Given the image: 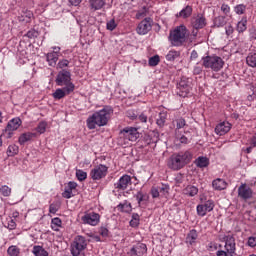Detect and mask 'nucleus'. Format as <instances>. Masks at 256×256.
Returning <instances> with one entry per match:
<instances>
[{
    "label": "nucleus",
    "mask_w": 256,
    "mask_h": 256,
    "mask_svg": "<svg viewBox=\"0 0 256 256\" xmlns=\"http://www.w3.org/2000/svg\"><path fill=\"white\" fill-rule=\"evenodd\" d=\"M67 95H71V92L67 91V88H58L56 91L52 94V97L56 100L59 101L61 99H64V97H67Z\"/></svg>",
    "instance_id": "4be33fe9"
},
{
    "label": "nucleus",
    "mask_w": 256,
    "mask_h": 256,
    "mask_svg": "<svg viewBox=\"0 0 256 256\" xmlns=\"http://www.w3.org/2000/svg\"><path fill=\"white\" fill-rule=\"evenodd\" d=\"M113 115V108L111 106H104L103 109L94 112L86 120L88 129L93 130L97 127H105Z\"/></svg>",
    "instance_id": "f257e3e1"
},
{
    "label": "nucleus",
    "mask_w": 256,
    "mask_h": 256,
    "mask_svg": "<svg viewBox=\"0 0 256 256\" xmlns=\"http://www.w3.org/2000/svg\"><path fill=\"white\" fill-rule=\"evenodd\" d=\"M202 62V67H205V69H211L216 73L221 71L223 65H225V61H223V58L217 55L204 56L202 57Z\"/></svg>",
    "instance_id": "423d86ee"
},
{
    "label": "nucleus",
    "mask_w": 256,
    "mask_h": 256,
    "mask_svg": "<svg viewBox=\"0 0 256 256\" xmlns=\"http://www.w3.org/2000/svg\"><path fill=\"white\" fill-rule=\"evenodd\" d=\"M236 30L238 31V33H245V31H247L246 16L242 17V19L237 23Z\"/></svg>",
    "instance_id": "cd10ccee"
},
{
    "label": "nucleus",
    "mask_w": 256,
    "mask_h": 256,
    "mask_svg": "<svg viewBox=\"0 0 256 256\" xmlns=\"http://www.w3.org/2000/svg\"><path fill=\"white\" fill-rule=\"evenodd\" d=\"M159 61H160L159 55L152 56L148 60V65L150 67H157V65H159Z\"/></svg>",
    "instance_id": "ea45409f"
},
{
    "label": "nucleus",
    "mask_w": 256,
    "mask_h": 256,
    "mask_svg": "<svg viewBox=\"0 0 256 256\" xmlns=\"http://www.w3.org/2000/svg\"><path fill=\"white\" fill-rule=\"evenodd\" d=\"M238 197L243 199V201H249V199H253V189L249 187L246 183L241 184L238 187Z\"/></svg>",
    "instance_id": "f8f14e48"
},
{
    "label": "nucleus",
    "mask_w": 256,
    "mask_h": 256,
    "mask_svg": "<svg viewBox=\"0 0 256 256\" xmlns=\"http://www.w3.org/2000/svg\"><path fill=\"white\" fill-rule=\"evenodd\" d=\"M231 131V123L229 122H221L215 127L216 135H226Z\"/></svg>",
    "instance_id": "a211bd4d"
},
{
    "label": "nucleus",
    "mask_w": 256,
    "mask_h": 256,
    "mask_svg": "<svg viewBox=\"0 0 256 256\" xmlns=\"http://www.w3.org/2000/svg\"><path fill=\"white\" fill-rule=\"evenodd\" d=\"M195 164L200 168L204 169L205 167H209V158L200 156L196 159Z\"/></svg>",
    "instance_id": "c85d7f7f"
},
{
    "label": "nucleus",
    "mask_w": 256,
    "mask_h": 256,
    "mask_svg": "<svg viewBox=\"0 0 256 256\" xmlns=\"http://www.w3.org/2000/svg\"><path fill=\"white\" fill-rule=\"evenodd\" d=\"M76 177L78 181H85V179H87V172L83 170H76Z\"/></svg>",
    "instance_id": "09e8293b"
},
{
    "label": "nucleus",
    "mask_w": 256,
    "mask_h": 256,
    "mask_svg": "<svg viewBox=\"0 0 256 256\" xmlns=\"http://www.w3.org/2000/svg\"><path fill=\"white\" fill-rule=\"evenodd\" d=\"M99 233L102 235V237H108L109 230L106 227H101Z\"/></svg>",
    "instance_id": "e2e57ef3"
},
{
    "label": "nucleus",
    "mask_w": 256,
    "mask_h": 256,
    "mask_svg": "<svg viewBox=\"0 0 256 256\" xmlns=\"http://www.w3.org/2000/svg\"><path fill=\"white\" fill-rule=\"evenodd\" d=\"M108 171L109 167L100 164L90 171V177L93 181H101V179H105V177H107Z\"/></svg>",
    "instance_id": "1a4fd4ad"
},
{
    "label": "nucleus",
    "mask_w": 256,
    "mask_h": 256,
    "mask_svg": "<svg viewBox=\"0 0 256 256\" xmlns=\"http://www.w3.org/2000/svg\"><path fill=\"white\" fill-rule=\"evenodd\" d=\"M179 57H181V52L176 50H170L166 55V61L173 62L175 61V59H179Z\"/></svg>",
    "instance_id": "72a5a7b5"
},
{
    "label": "nucleus",
    "mask_w": 256,
    "mask_h": 256,
    "mask_svg": "<svg viewBox=\"0 0 256 256\" xmlns=\"http://www.w3.org/2000/svg\"><path fill=\"white\" fill-rule=\"evenodd\" d=\"M46 61L50 67H55V65H57V61H59V53H57V51H53L46 54Z\"/></svg>",
    "instance_id": "aec40b11"
},
{
    "label": "nucleus",
    "mask_w": 256,
    "mask_h": 256,
    "mask_svg": "<svg viewBox=\"0 0 256 256\" xmlns=\"http://www.w3.org/2000/svg\"><path fill=\"white\" fill-rule=\"evenodd\" d=\"M85 249H87V240L83 236L75 238L71 245V253L73 256H85Z\"/></svg>",
    "instance_id": "0eeeda50"
},
{
    "label": "nucleus",
    "mask_w": 256,
    "mask_h": 256,
    "mask_svg": "<svg viewBox=\"0 0 256 256\" xmlns=\"http://www.w3.org/2000/svg\"><path fill=\"white\" fill-rule=\"evenodd\" d=\"M205 25H207V20L201 14L191 19V26L193 29H203Z\"/></svg>",
    "instance_id": "dca6fc26"
},
{
    "label": "nucleus",
    "mask_w": 256,
    "mask_h": 256,
    "mask_svg": "<svg viewBox=\"0 0 256 256\" xmlns=\"http://www.w3.org/2000/svg\"><path fill=\"white\" fill-rule=\"evenodd\" d=\"M191 89V79L182 77L177 84V95H179V97H187V95L191 93Z\"/></svg>",
    "instance_id": "6e6552de"
},
{
    "label": "nucleus",
    "mask_w": 256,
    "mask_h": 256,
    "mask_svg": "<svg viewBox=\"0 0 256 256\" xmlns=\"http://www.w3.org/2000/svg\"><path fill=\"white\" fill-rule=\"evenodd\" d=\"M173 125L176 130L183 129V127H187V121L183 117H178L173 121Z\"/></svg>",
    "instance_id": "473e14b6"
},
{
    "label": "nucleus",
    "mask_w": 256,
    "mask_h": 256,
    "mask_svg": "<svg viewBox=\"0 0 256 256\" xmlns=\"http://www.w3.org/2000/svg\"><path fill=\"white\" fill-rule=\"evenodd\" d=\"M212 187L215 191H224L227 189V182L221 178L212 181Z\"/></svg>",
    "instance_id": "412c9836"
},
{
    "label": "nucleus",
    "mask_w": 256,
    "mask_h": 256,
    "mask_svg": "<svg viewBox=\"0 0 256 256\" xmlns=\"http://www.w3.org/2000/svg\"><path fill=\"white\" fill-rule=\"evenodd\" d=\"M129 185H131V176L125 174L114 184V187L119 191H125Z\"/></svg>",
    "instance_id": "4468645a"
},
{
    "label": "nucleus",
    "mask_w": 256,
    "mask_h": 256,
    "mask_svg": "<svg viewBox=\"0 0 256 256\" xmlns=\"http://www.w3.org/2000/svg\"><path fill=\"white\" fill-rule=\"evenodd\" d=\"M100 219L101 216L95 212L85 213L84 216L81 217V221L84 225H92V227L99 225Z\"/></svg>",
    "instance_id": "9b49d317"
},
{
    "label": "nucleus",
    "mask_w": 256,
    "mask_h": 256,
    "mask_svg": "<svg viewBox=\"0 0 256 256\" xmlns=\"http://www.w3.org/2000/svg\"><path fill=\"white\" fill-rule=\"evenodd\" d=\"M117 209L118 211H121V213H131L133 211L131 203L127 202V200H125L123 203H120L117 206Z\"/></svg>",
    "instance_id": "a878e982"
},
{
    "label": "nucleus",
    "mask_w": 256,
    "mask_h": 256,
    "mask_svg": "<svg viewBox=\"0 0 256 256\" xmlns=\"http://www.w3.org/2000/svg\"><path fill=\"white\" fill-rule=\"evenodd\" d=\"M253 94L248 96V101H253V99H256V86H252Z\"/></svg>",
    "instance_id": "69168bd1"
},
{
    "label": "nucleus",
    "mask_w": 256,
    "mask_h": 256,
    "mask_svg": "<svg viewBox=\"0 0 256 256\" xmlns=\"http://www.w3.org/2000/svg\"><path fill=\"white\" fill-rule=\"evenodd\" d=\"M166 121H167V112H160L158 115V118L156 119L157 126L164 127Z\"/></svg>",
    "instance_id": "f704fd0d"
},
{
    "label": "nucleus",
    "mask_w": 256,
    "mask_h": 256,
    "mask_svg": "<svg viewBox=\"0 0 256 256\" xmlns=\"http://www.w3.org/2000/svg\"><path fill=\"white\" fill-rule=\"evenodd\" d=\"M88 3L90 11H101L107 5L105 0H89Z\"/></svg>",
    "instance_id": "6ab92c4d"
},
{
    "label": "nucleus",
    "mask_w": 256,
    "mask_h": 256,
    "mask_svg": "<svg viewBox=\"0 0 256 256\" xmlns=\"http://www.w3.org/2000/svg\"><path fill=\"white\" fill-rule=\"evenodd\" d=\"M214 27H225L227 25V18L225 16H217L214 18Z\"/></svg>",
    "instance_id": "7c9ffc66"
},
{
    "label": "nucleus",
    "mask_w": 256,
    "mask_h": 256,
    "mask_svg": "<svg viewBox=\"0 0 256 256\" xmlns=\"http://www.w3.org/2000/svg\"><path fill=\"white\" fill-rule=\"evenodd\" d=\"M59 69H65V67H69V60L63 59L58 62Z\"/></svg>",
    "instance_id": "4d7b16f0"
},
{
    "label": "nucleus",
    "mask_w": 256,
    "mask_h": 256,
    "mask_svg": "<svg viewBox=\"0 0 256 256\" xmlns=\"http://www.w3.org/2000/svg\"><path fill=\"white\" fill-rule=\"evenodd\" d=\"M249 33H250V39L252 41H256V28H255V26H253L252 28L249 29Z\"/></svg>",
    "instance_id": "052dcab7"
},
{
    "label": "nucleus",
    "mask_w": 256,
    "mask_h": 256,
    "mask_svg": "<svg viewBox=\"0 0 256 256\" xmlns=\"http://www.w3.org/2000/svg\"><path fill=\"white\" fill-rule=\"evenodd\" d=\"M233 33H235V28H233V25H228L225 27V34L227 35V37H231Z\"/></svg>",
    "instance_id": "5fc2aeb1"
},
{
    "label": "nucleus",
    "mask_w": 256,
    "mask_h": 256,
    "mask_svg": "<svg viewBox=\"0 0 256 256\" xmlns=\"http://www.w3.org/2000/svg\"><path fill=\"white\" fill-rule=\"evenodd\" d=\"M193 159V154L189 151L185 152H179L176 154H173L169 161H168V167L170 169H173L174 171H179V169H183L185 165L188 163H191V160Z\"/></svg>",
    "instance_id": "f03ea898"
},
{
    "label": "nucleus",
    "mask_w": 256,
    "mask_h": 256,
    "mask_svg": "<svg viewBox=\"0 0 256 256\" xmlns=\"http://www.w3.org/2000/svg\"><path fill=\"white\" fill-rule=\"evenodd\" d=\"M138 119L141 123H146L147 121V115H145V113H142L138 116Z\"/></svg>",
    "instance_id": "774afa93"
},
{
    "label": "nucleus",
    "mask_w": 256,
    "mask_h": 256,
    "mask_svg": "<svg viewBox=\"0 0 256 256\" xmlns=\"http://www.w3.org/2000/svg\"><path fill=\"white\" fill-rule=\"evenodd\" d=\"M246 63L249 67H256V52L250 53L246 57Z\"/></svg>",
    "instance_id": "e433bc0d"
},
{
    "label": "nucleus",
    "mask_w": 256,
    "mask_h": 256,
    "mask_svg": "<svg viewBox=\"0 0 256 256\" xmlns=\"http://www.w3.org/2000/svg\"><path fill=\"white\" fill-rule=\"evenodd\" d=\"M199 57V53H197V50H192L190 55V61H195Z\"/></svg>",
    "instance_id": "0e129e2a"
},
{
    "label": "nucleus",
    "mask_w": 256,
    "mask_h": 256,
    "mask_svg": "<svg viewBox=\"0 0 256 256\" xmlns=\"http://www.w3.org/2000/svg\"><path fill=\"white\" fill-rule=\"evenodd\" d=\"M136 201H138V205L139 207H141V203H143V201H149V194L144 193L143 191H138L135 195H134Z\"/></svg>",
    "instance_id": "bb28decb"
},
{
    "label": "nucleus",
    "mask_w": 256,
    "mask_h": 256,
    "mask_svg": "<svg viewBox=\"0 0 256 256\" xmlns=\"http://www.w3.org/2000/svg\"><path fill=\"white\" fill-rule=\"evenodd\" d=\"M21 127V119L13 118L6 126L5 132L8 133V137H11L12 131H17Z\"/></svg>",
    "instance_id": "2eb2a0df"
},
{
    "label": "nucleus",
    "mask_w": 256,
    "mask_h": 256,
    "mask_svg": "<svg viewBox=\"0 0 256 256\" xmlns=\"http://www.w3.org/2000/svg\"><path fill=\"white\" fill-rule=\"evenodd\" d=\"M152 23L153 19L149 17L142 20L137 27L138 35H147V33L153 28Z\"/></svg>",
    "instance_id": "ddd939ff"
},
{
    "label": "nucleus",
    "mask_w": 256,
    "mask_h": 256,
    "mask_svg": "<svg viewBox=\"0 0 256 256\" xmlns=\"http://www.w3.org/2000/svg\"><path fill=\"white\" fill-rule=\"evenodd\" d=\"M34 137H37V133H33V132H27V133H23L19 139H18V143L20 145H25V143H27V141H31V139H34Z\"/></svg>",
    "instance_id": "5701e85b"
},
{
    "label": "nucleus",
    "mask_w": 256,
    "mask_h": 256,
    "mask_svg": "<svg viewBox=\"0 0 256 256\" xmlns=\"http://www.w3.org/2000/svg\"><path fill=\"white\" fill-rule=\"evenodd\" d=\"M7 253L10 256H19L20 250L17 246H10L7 250Z\"/></svg>",
    "instance_id": "c03bdc74"
},
{
    "label": "nucleus",
    "mask_w": 256,
    "mask_h": 256,
    "mask_svg": "<svg viewBox=\"0 0 256 256\" xmlns=\"http://www.w3.org/2000/svg\"><path fill=\"white\" fill-rule=\"evenodd\" d=\"M56 85L58 87L66 88L68 93H73L75 91V84L71 82V72L63 69L62 71L58 72L56 76Z\"/></svg>",
    "instance_id": "39448f33"
},
{
    "label": "nucleus",
    "mask_w": 256,
    "mask_h": 256,
    "mask_svg": "<svg viewBox=\"0 0 256 256\" xmlns=\"http://www.w3.org/2000/svg\"><path fill=\"white\" fill-rule=\"evenodd\" d=\"M248 247H256V237H249L247 242Z\"/></svg>",
    "instance_id": "bf43d9fd"
},
{
    "label": "nucleus",
    "mask_w": 256,
    "mask_h": 256,
    "mask_svg": "<svg viewBox=\"0 0 256 256\" xmlns=\"http://www.w3.org/2000/svg\"><path fill=\"white\" fill-rule=\"evenodd\" d=\"M151 195H152L153 199H157V197H159V190L157 188H152Z\"/></svg>",
    "instance_id": "338daca9"
},
{
    "label": "nucleus",
    "mask_w": 256,
    "mask_h": 256,
    "mask_svg": "<svg viewBox=\"0 0 256 256\" xmlns=\"http://www.w3.org/2000/svg\"><path fill=\"white\" fill-rule=\"evenodd\" d=\"M130 253L134 256H143L147 253V245L138 243L131 248Z\"/></svg>",
    "instance_id": "f3484780"
},
{
    "label": "nucleus",
    "mask_w": 256,
    "mask_h": 256,
    "mask_svg": "<svg viewBox=\"0 0 256 256\" xmlns=\"http://www.w3.org/2000/svg\"><path fill=\"white\" fill-rule=\"evenodd\" d=\"M19 153V146L13 144L8 147L7 154L8 157H15Z\"/></svg>",
    "instance_id": "58836bf2"
},
{
    "label": "nucleus",
    "mask_w": 256,
    "mask_h": 256,
    "mask_svg": "<svg viewBox=\"0 0 256 256\" xmlns=\"http://www.w3.org/2000/svg\"><path fill=\"white\" fill-rule=\"evenodd\" d=\"M247 11V5L245 4H238L234 7V12L236 15H245V12Z\"/></svg>",
    "instance_id": "4c0bfd02"
},
{
    "label": "nucleus",
    "mask_w": 256,
    "mask_h": 256,
    "mask_svg": "<svg viewBox=\"0 0 256 256\" xmlns=\"http://www.w3.org/2000/svg\"><path fill=\"white\" fill-rule=\"evenodd\" d=\"M142 141L146 146L151 145V143H155V140H153L152 134H144Z\"/></svg>",
    "instance_id": "a18cd8bd"
},
{
    "label": "nucleus",
    "mask_w": 256,
    "mask_h": 256,
    "mask_svg": "<svg viewBox=\"0 0 256 256\" xmlns=\"http://www.w3.org/2000/svg\"><path fill=\"white\" fill-rule=\"evenodd\" d=\"M168 39L173 47H181L187 41V27L185 25L177 26L170 31Z\"/></svg>",
    "instance_id": "7ed1b4c3"
},
{
    "label": "nucleus",
    "mask_w": 256,
    "mask_h": 256,
    "mask_svg": "<svg viewBox=\"0 0 256 256\" xmlns=\"http://www.w3.org/2000/svg\"><path fill=\"white\" fill-rule=\"evenodd\" d=\"M203 73V66L197 63L193 68V75H201Z\"/></svg>",
    "instance_id": "864d4df0"
},
{
    "label": "nucleus",
    "mask_w": 256,
    "mask_h": 256,
    "mask_svg": "<svg viewBox=\"0 0 256 256\" xmlns=\"http://www.w3.org/2000/svg\"><path fill=\"white\" fill-rule=\"evenodd\" d=\"M220 241H224V249L225 250H218L216 252V256H235L237 251V244L235 243V236L234 235H224L220 238Z\"/></svg>",
    "instance_id": "20e7f679"
},
{
    "label": "nucleus",
    "mask_w": 256,
    "mask_h": 256,
    "mask_svg": "<svg viewBox=\"0 0 256 256\" xmlns=\"http://www.w3.org/2000/svg\"><path fill=\"white\" fill-rule=\"evenodd\" d=\"M26 37H28V39H35L39 37V32L36 31L35 29H32L27 32Z\"/></svg>",
    "instance_id": "603ef678"
},
{
    "label": "nucleus",
    "mask_w": 256,
    "mask_h": 256,
    "mask_svg": "<svg viewBox=\"0 0 256 256\" xmlns=\"http://www.w3.org/2000/svg\"><path fill=\"white\" fill-rule=\"evenodd\" d=\"M62 197H64V199H71V197H73V192L66 190L65 188L64 192L62 193Z\"/></svg>",
    "instance_id": "680f3d73"
},
{
    "label": "nucleus",
    "mask_w": 256,
    "mask_h": 256,
    "mask_svg": "<svg viewBox=\"0 0 256 256\" xmlns=\"http://www.w3.org/2000/svg\"><path fill=\"white\" fill-rule=\"evenodd\" d=\"M126 115H127V117L129 118V119H131L132 121H135V120H137V118L139 117V115H137V111H135V110H128L127 112H126Z\"/></svg>",
    "instance_id": "8fccbe9b"
},
{
    "label": "nucleus",
    "mask_w": 256,
    "mask_h": 256,
    "mask_svg": "<svg viewBox=\"0 0 256 256\" xmlns=\"http://www.w3.org/2000/svg\"><path fill=\"white\" fill-rule=\"evenodd\" d=\"M205 210L208 213H211V211H213V209H215V202L213 200H207L204 204H203Z\"/></svg>",
    "instance_id": "a19ab883"
},
{
    "label": "nucleus",
    "mask_w": 256,
    "mask_h": 256,
    "mask_svg": "<svg viewBox=\"0 0 256 256\" xmlns=\"http://www.w3.org/2000/svg\"><path fill=\"white\" fill-rule=\"evenodd\" d=\"M221 11L224 15H229V13H231V7L228 4H222Z\"/></svg>",
    "instance_id": "6e6d98bb"
},
{
    "label": "nucleus",
    "mask_w": 256,
    "mask_h": 256,
    "mask_svg": "<svg viewBox=\"0 0 256 256\" xmlns=\"http://www.w3.org/2000/svg\"><path fill=\"white\" fill-rule=\"evenodd\" d=\"M36 131L37 133H40V135H42V133H45V131H47V122H39L38 126L36 127Z\"/></svg>",
    "instance_id": "79ce46f5"
},
{
    "label": "nucleus",
    "mask_w": 256,
    "mask_h": 256,
    "mask_svg": "<svg viewBox=\"0 0 256 256\" xmlns=\"http://www.w3.org/2000/svg\"><path fill=\"white\" fill-rule=\"evenodd\" d=\"M58 211H59V206H57V204H50L49 213H52L53 215H55V213H57Z\"/></svg>",
    "instance_id": "13d9d810"
},
{
    "label": "nucleus",
    "mask_w": 256,
    "mask_h": 256,
    "mask_svg": "<svg viewBox=\"0 0 256 256\" xmlns=\"http://www.w3.org/2000/svg\"><path fill=\"white\" fill-rule=\"evenodd\" d=\"M196 211L199 217H205V215H207L208 213V211L205 209V206L203 204H199L196 208Z\"/></svg>",
    "instance_id": "37998d69"
},
{
    "label": "nucleus",
    "mask_w": 256,
    "mask_h": 256,
    "mask_svg": "<svg viewBox=\"0 0 256 256\" xmlns=\"http://www.w3.org/2000/svg\"><path fill=\"white\" fill-rule=\"evenodd\" d=\"M198 237H199V234H197V230L192 229L189 231L186 237V243H189V245H195Z\"/></svg>",
    "instance_id": "b1692460"
},
{
    "label": "nucleus",
    "mask_w": 256,
    "mask_h": 256,
    "mask_svg": "<svg viewBox=\"0 0 256 256\" xmlns=\"http://www.w3.org/2000/svg\"><path fill=\"white\" fill-rule=\"evenodd\" d=\"M198 193H199V188L193 185H188L184 189V194L188 195L189 197H195V195H197Z\"/></svg>",
    "instance_id": "c756f323"
},
{
    "label": "nucleus",
    "mask_w": 256,
    "mask_h": 256,
    "mask_svg": "<svg viewBox=\"0 0 256 256\" xmlns=\"http://www.w3.org/2000/svg\"><path fill=\"white\" fill-rule=\"evenodd\" d=\"M65 189L73 193V191L77 189V182L75 181L68 182L67 186H65Z\"/></svg>",
    "instance_id": "3c124183"
},
{
    "label": "nucleus",
    "mask_w": 256,
    "mask_h": 256,
    "mask_svg": "<svg viewBox=\"0 0 256 256\" xmlns=\"http://www.w3.org/2000/svg\"><path fill=\"white\" fill-rule=\"evenodd\" d=\"M63 225V221H61V218L56 217L51 220V229L53 231H59V227Z\"/></svg>",
    "instance_id": "c9c22d12"
},
{
    "label": "nucleus",
    "mask_w": 256,
    "mask_h": 256,
    "mask_svg": "<svg viewBox=\"0 0 256 256\" xmlns=\"http://www.w3.org/2000/svg\"><path fill=\"white\" fill-rule=\"evenodd\" d=\"M193 15V7L190 5H187L184 9H182L179 14H177V17H182V19H189Z\"/></svg>",
    "instance_id": "393cba45"
},
{
    "label": "nucleus",
    "mask_w": 256,
    "mask_h": 256,
    "mask_svg": "<svg viewBox=\"0 0 256 256\" xmlns=\"http://www.w3.org/2000/svg\"><path fill=\"white\" fill-rule=\"evenodd\" d=\"M120 137L128 141H137L139 139V131L135 127H126L120 131Z\"/></svg>",
    "instance_id": "9d476101"
},
{
    "label": "nucleus",
    "mask_w": 256,
    "mask_h": 256,
    "mask_svg": "<svg viewBox=\"0 0 256 256\" xmlns=\"http://www.w3.org/2000/svg\"><path fill=\"white\" fill-rule=\"evenodd\" d=\"M32 252L35 256H49V252L43 246H34Z\"/></svg>",
    "instance_id": "2f4dec72"
},
{
    "label": "nucleus",
    "mask_w": 256,
    "mask_h": 256,
    "mask_svg": "<svg viewBox=\"0 0 256 256\" xmlns=\"http://www.w3.org/2000/svg\"><path fill=\"white\" fill-rule=\"evenodd\" d=\"M106 29H108V31H115V29H117V22H115V19H111L106 23Z\"/></svg>",
    "instance_id": "de8ad7c7"
},
{
    "label": "nucleus",
    "mask_w": 256,
    "mask_h": 256,
    "mask_svg": "<svg viewBox=\"0 0 256 256\" xmlns=\"http://www.w3.org/2000/svg\"><path fill=\"white\" fill-rule=\"evenodd\" d=\"M0 193L3 197H9L11 195V188L7 185H4L0 188Z\"/></svg>",
    "instance_id": "49530a36"
}]
</instances>
